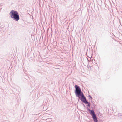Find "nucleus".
<instances>
[{"mask_svg": "<svg viewBox=\"0 0 122 122\" xmlns=\"http://www.w3.org/2000/svg\"><path fill=\"white\" fill-rule=\"evenodd\" d=\"M10 15L11 18L14 19L16 21H17L19 17L18 12L14 10H12L10 12Z\"/></svg>", "mask_w": 122, "mask_h": 122, "instance_id": "1", "label": "nucleus"}, {"mask_svg": "<svg viewBox=\"0 0 122 122\" xmlns=\"http://www.w3.org/2000/svg\"><path fill=\"white\" fill-rule=\"evenodd\" d=\"M75 87L76 90L75 92V93L76 96H79L81 93H83L81 92L80 88L77 85H75Z\"/></svg>", "mask_w": 122, "mask_h": 122, "instance_id": "2", "label": "nucleus"}, {"mask_svg": "<svg viewBox=\"0 0 122 122\" xmlns=\"http://www.w3.org/2000/svg\"><path fill=\"white\" fill-rule=\"evenodd\" d=\"M79 98L83 102L85 103H88V102L86 99V98L85 97L83 93H81L79 96H78Z\"/></svg>", "mask_w": 122, "mask_h": 122, "instance_id": "3", "label": "nucleus"}, {"mask_svg": "<svg viewBox=\"0 0 122 122\" xmlns=\"http://www.w3.org/2000/svg\"><path fill=\"white\" fill-rule=\"evenodd\" d=\"M89 111L90 114L92 116V117H95V116H96L93 110H91L89 109Z\"/></svg>", "mask_w": 122, "mask_h": 122, "instance_id": "4", "label": "nucleus"}, {"mask_svg": "<svg viewBox=\"0 0 122 122\" xmlns=\"http://www.w3.org/2000/svg\"><path fill=\"white\" fill-rule=\"evenodd\" d=\"M95 122H97V120L96 117V116H95V117H92Z\"/></svg>", "mask_w": 122, "mask_h": 122, "instance_id": "5", "label": "nucleus"}, {"mask_svg": "<svg viewBox=\"0 0 122 122\" xmlns=\"http://www.w3.org/2000/svg\"><path fill=\"white\" fill-rule=\"evenodd\" d=\"M88 106H90V104H89V103H88Z\"/></svg>", "mask_w": 122, "mask_h": 122, "instance_id": "6", "label": "nucleus"}]
</instances>
